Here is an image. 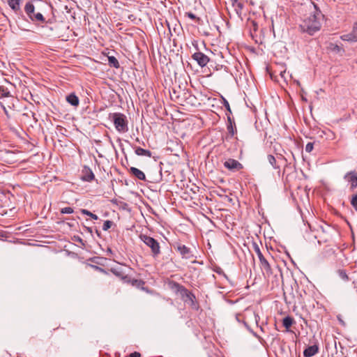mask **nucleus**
I'll list each match as a JSON object with an SVG mask.
<instances>
[{
	"instance_id": "1",
	"label": "nucleus",
	"mask_w": 357,
	"mask_h": 357,
	"mask_svg": "<svg viewBox=\"0 0 357 357\" xmlns=\"http://www.w3.org/2000/svg\"><path fill=\"white\" fill-rule=\"evenodd\" d=\"M42 6H47L41 0H29L26 2L24 11V19L36 26L44 27L45 25L52 23V19H46L44 16V10Z\"/></svg>"
},
{
	"instance_id": "2",
	"label": "nucleus",
	"mask_w": 357,
	"mask_h": 357,
	"mask_svg": "<svg viewBox=\"0 0 357 357\" xmlns=\"http://www.w3.org/2000/svg\"><path fill=\"white\" fill-rule=\"evenodd\" d=\"M313 5L315 11L308 17L304 18L299 24L301 31L306 33L310 36H313L321 29V24L320 22V17H323L317 5L314 3Z\"/></svg>"
},
{
	"instance_id": "3",
	"label": "nucleus",
	"mask_w": 357,
	"mask_h": 357,
	"mask_svg": "<svg viewBox=\"0 0 357 357\" xmlns=\"http://www.w3.org/2000/svg\"><path fill=\"white\" fill-rule=\"evenodd\" d=\"M139 239L149 248H151L152 256L155 258L160 254V246L159 242L146 234H140Z\"/></svg>"
},
{
	"instance_id": "4",
	"label": "nucleus",
	"mask_w": 357,
	"mask_h": 357,
	"mask_svg": "<svg viewBox=\"0 0 357 357\" xmlns=\"http://www.w3.org/2000/svg\"><path fill=\"white\" fill-rule=\"evenodd\" d=\"M110 117L112 118L115 128L119 132H125L128 130V121L126 116L121 113L110 114Z\"/></svg>"
},
{
	"instance_id": "5",
	"label": "nucleus",
	"mask_w": 357,
	"mask_h": 357,
	"mask_svg": "<svg viewBox=\"0 0 357 357\" xmlns=\"http://www.w3.org/2000/svg\"><path fill=\"white\" fill-rule=\"evenodd\" d=\"M252 248L259 258L260 261V266L263 270L264 273L266 274L268 276L271 275L273 273L271 265L261 253L259 245L257 244V243L253 242Z\"/></svg>"
},
{
	"instance_id": "6",
	"label": "nucleus",
	"mask_w": 357,
	"mask_h": 357,
	"mask_svg": "<svg viewBox=\"0 0 357 357\" xmlns=\"http://www.w3.org/2000/svg\"><path fill=\"white\" fill-rule=\"evenodd\" d=\"M114 275L121 278L124 282L130 283L132 285L139 286L140 284H144V282L140 280L132 279L130 280V278L124 273L123 269L121 267H114L111 268L109 270Z\"/></svg>"
},
{
	"instance_id": "7",
	"label": "nucleus",
	"mask_w": 357,
	"mask_h": 357,
	"mask_svg": "<svg viewBox=\"0 0 357 357\" xmlns=\"http://www.w3.org/2000/svg\"><path fill=\"white\" fill-rule=\"evenodd\" d=\"M174 248L180 254L183 259H190L195 257L193 251L190 248L181 243H176L174 245Z\"/></svg>"
},
{
	"instance_id": "8",
	"label": "nucleus",
	"mask_w": 357,
	"mask_h": 357,
	"mask_svg": "<svg viewBox=\"0 0 357 357\" xmlns=\"http://www.w3.org/2000/svg\"><path fill=\"white\" fill-rule=\"evenodd\" d=\"M192 58L196 61L197 64L202 68L205 67L210 61L208 56L199 51L195 52L192 55Z\"/></svg>"
},
{
	"instance_id": "9",
	"label": "nucleus",
	"mask_w": 357,
	"mask_h": 357,
	"mask_svg": "<svg viewBox=\"0 0 357 357\" xmlns=\"http://www.w3.org/2000/svg\"><path fill=\"white\" fill-rule=\"evenodd\" d=\"M224 167L232 172L239 171L243 168V165L241 162L232 158L226 160L224 162Z\"/></svg>"
},
{
	"instance_id": "10",
	"label": "nucleus",
	"mask_w": 357,
	"mask_h": 357,
	"mask_svg": "<svg viewBox=\"0 0 357 357\" xmlns=\"http://www.w3.org/2000/svg\"><path fill=\"white\" fill-rule=\"evenodd\" d=\"M81 179L83 181L91 182L95 179V175L90 167L86 165L83 166L81 171Z\"/></svg>"
},
{
	"instance_id": "11",
	"label": "nucleus",
	"mask_w": 357,
	"mask_h": 357,
	"mask_svg": "<svg viewBox=\"0 0 357 357\" xmlns=\"http://www.w3.org/2000/svg\"><path fill=\"white\" fill-rule=\"evenodd\" d=\"M344 178L351 184V189L354 190L357 188V172H348L344 176Z\"/></svg>"
},
{
	"instance_id": "12",
	"label": "nucleus",
	"mask_w": 357,
	"mask_h": 357,
	"mask_svg": "<svg viewBox=\"0 0 357 357\" xmlns=\"http://www.w3.org/2000/svg\"><path fill=\"white\" fill-rule=\"evenodd\" d=\"M268 161L269 164L275 169L278 170V173H280V163L282 161H286V159L282 155L275 158L273 155H268L267 156Z\"/></svg>"
},
{
	"instance_id": "13",
	"label": "nucleus",
	"mask_w": 357,
	"mask_h": 357,
	"mask_svg": "<svg viewBox=\"0 0 357 357\" xmlns=\"http://www.w3.org/2000/svg\"><path fill=\"white\" fill-rule=\"evenodd\" d=\"M7 3L12 10H13L16 14L22 13L20 7L22 0H7Z\"/></svg>"
},
{
	"instance_id": "14",
	"label": "nucleus",
	"mask_w": 357,
	"mask_h": 357,
	"mask_svg": "<svg viewBox=\"0 0 357 357\" xmlns=\"http://www.w3.org/2000/svg\"><path fill=\"white\" fill-rule=\"evenodd\" d=\"M319 352V347L317 344L307 347L303 351L304 357H312Z\"/></svg>"
},
{
	"instance_id": "15",
	"label": "nucleus",
	"mask_w": 357,
	"mask_h": 357,
	"mask_svg": "<svg viewBox=\"0 0 357 357\" xmlns=\"http://www.w3.org/2000/svg\"><path fill=\"white\" fill-rule=\"evenodd\" d=\"M129 172L130 174H132V176H134L139 180H141V181L146 180V176H145L144 173L136 167H130L129 169Z\"/></svg>"
},
{
	"instance_id": "16",
	"label": "nucleus",
	"mask_w": 357,
	"mask_h": 357,
	"mask_svg": "<svg viewBox=\"0 0 357 357\" xmlns=\"http://www.w3.org/2000/svg\"><path fill=\"white\" fill-rule=\"evenodd\" d=\"M132 148L135 149V153L136 155L139 156H146L151 158V152L148 149H144L141 147H137L135 145L132 144Z\"/></svg>"
},
{
	"instance_id": "17",
	"label": "nucleus",
	"mask_w": 357,
	"mask_h": 357,
	"mask_svg": "<svg viewBox=\"0 0 357 357\" xmlns=\"http://www.w3.org/2000/svg\"><path fill=\"white\" fill-rule=\"evenodd\" d=\"M340 38L344 41L357 42V32L354 29L352 32L341 36Z\"/></svg>"
},
{
	"instance_id": "18",
	"label": "nucleus",
	"mask_w": 357,
	"mask_h": 357,
	"mask_svg": "<svg viewBox=\"0 0 357 357\" xmlns=\"http://www.w3.org/2000/svg\"><path fill=\"white\" fill-rule=\"evenodd\" d=\"M66 101L74 107H77L79 104V98L75 95V93H71L66 96Z\"/></svg>"
},
{
	"instance_id": "19",
	"label": "nucleus",
	"mask_w": 357,
	"mask_h": 357,
	"mask_svg": "<svg viewBox=\"0 0 357 357\" xmlns=\"http://www.w3.org/2000/svg\"><path fill=\"white\" fill-rule=\"evenodd\" d=\"M176 286L178 287V291L180 292L183 300L184 298H185L186 296H191V298H194V294L189 290H188L185 287L180 285L178 284H176Z\"/></svg>"
},
{
	"instance_id": "20",
	"label": "nucleus",
	"mask_w": 357,
	"mask_h": 357,
	"mask_svg": "<svg viewBox=\"0 0 357 357\" xmlns=\"http://www.w3.org/2000/svg\"><path fill=\"white\" fill-rule=\"evenodd\" d=\"M176 286L178 287V291L180 292L183 300L184 298H185L186 296H191V298H194V294L189 290H188L185 287L180 285L178 284H176Z\"/></svg>"
},
{
	"instance_id": "21",
	"label": "nucleus",
	"mask_w": 357,
	"mask_h": 357,
	"mask_svg": "<svg viewBox=\"0 0 357 357\" xmlns=\"http://www.w3.org/2000/svg\"><path fill=\"white\" fill-rule=\"evenodd\" d=\"M294 322V319L290 316H287L282 319V325L287 329V331H289V328L292 326Z\"/></svg>"
},
{
	"instance_id": "22",
	"label": "nucleus",
	"mask_w": 357,
	"mask_h": 357,
	"mask_svg": "<svg viewBox=\"0 0 357 357\" xmlns=\"http://www.w3.org/2000/svg\"><path fill=\"white\" fill-rule=\"evenodd\" d=\"M108 64L110 67L115 68H120V64L117 59L114 56H108Z\"/></svg>"
},
{
	"instance_id": "23",
	"label": "nucleus",
	"mask_w": 357,
	"mask_h": 357,
	"mask_svg": "<svg viewBox=\"0 0 357 357\" xmlns=\"http://www.w3.org/2000/svg\"><path fill=\"white\" fill-rule=\"evenodd\" d=\"M10 91L3 86H0V98L10 97Z\"/></svg>"
},
{
	"instance_id": "24",
	"label": "nucleus",
	"mask_w": 357,
	"mask_h": 357,
	"mask_svg": "<svg viewBox=\"0 0 357 357\" xmlns=\"http://www.w3.org/2000/svg\"><path fill=\"white\" fill-rule=\"evenodd\" d=\"M227 129L231 137H234L237 132L235 124L227 123Z\"/></svg>"
},
{
	"instance_id": "25",
	"label": "nucleus",
	"mask_w": 357,
	"mask_h": 357,
	"mask_svg": "<svg viewBox=\"0 0 357 357\" xmlns=\"http://www.w3.org/2000/svg\"><path fill=\"white\" fill-rule=\"evenodd\" d=\"M337 273L340 276V278L343 280L344 281H349V278L348 275L347 274L346 271L344 270L339 269L337 271Z\"/></svg>"
},
{
	"instance_id": "26",
	"label": "nucleus",
	"mask_w": 357,
	"mask_h": 357,
	"mask_svg": "<svg viewBox=\"0 0 357 357\" xmlns=\"http://www.w3.org/2000/svg\"><path fill=\"white\" fill-rule=\"evenodd\" d=\"M351 204L357 212V191L356 193L353 195L351 197Z\"/></svg>"
},
{
	"instance_id": "27",
	"label": "nucleus",
	"mask_w": 357,
	"mask_h": 357,
	"mask_svg": "<svg viewBox=\"0 0 357 357\" xmlns=\"http://www.w3.org/2000/svg\"><path fill=\"white\" fill-rule=\"evenodd\" d=\"M113 224L114 222L111 220H105L103 223L102 229L104 231H107L112 227Z\"/></svg>"
},
{
	"instance_id": "28",
	"label": "nucleus",
	"mask_w": 357,
	"mask_h": 357,
	"mask_svg": "<svg viewBox=\"0 0 357 357\" xmlns=\"http://www.w3.org/2000/svg\"><path fill=\"white\" fill-rule=\"evenodd\" d=\"M222 102H223L224 107L226 108L227 112L229 114H231V109L230 108L229 102L225 98H222Z\"/></svg>"
},
{
	"instance_id": "29",
	"label": "nucleus",
	"mask_w": 357,
	"mask_h": 357,
	"mask_svg": "<svg viewBox=\"0 0 357 357\" xmlns=\"http://www.w3.org/2000/svg\"><path fill=\"white\" fill-rule=\"evenodd\" d=\"M74 212L73 208L71 207H65L61 208V213L63 214H71Z\"/></svg>"
},
{
	"instance_id": "30",
	"label": "nucleus",
	"mask_w": 357,
	"mask_h": 357,
	"mask_svg": "<svg viewBox=\"0 0 357 357\" xmlns=\"http://www.w3.org/2000/svg\"><path fill=\"white\" fill-rule=\"evenodd\" d=\"M314 143L308 142L305 146V151L307 153H310L313 150Z\"/></svg>"
},
{
	"instance_id": "31",
	"label": "nucleus",
	"mask_w": 357,
	"mask_h": 357,
	"mask_svg": "<svg viewBox=\"0 0 357 357\" xmlns=\"http://www.w3.org/2000/svg\"><path fill=\"white\" fill-rule=\"evenodd\" d=\"M195 296L194 295V298H191V296H186L185 298H184V301L187 302L188 301H190L191 305H194L195 303Z\"/></svg>"
},
{
	"instance_id": "32",
	"label": "nucleus",
	"mask_w": 357,
	"mask_h": 357,
	"mask_svg": "<svg viewBox=\"0 0 357 357\" xmlns=\"http://www.w3.org/2000/svg\"><path fill=\"white\" fill-rule=\"evenodd\" d=\"M91 266H92V267H93L96 271H99V272H100V273H104V274H107V271H106L104 268H101V267H100V266H96V265H91Z\"/></svg>"
},
{
	"instance_id": "33",
	"label": "nucleus",
	"mask_w": 357,
	"mask_h": 357,
	"mask_svg": "<svg viewBox=\"0 0 357 357\" xmlns=\"http://www.w3.org/2000/svg\"><path fill=\"white\" fill-rule=\"evenodd\" d=\"M170 96L172 100H178L179 99V96L176 94V91L174 89L173 90L172 93H170Z\"/></svg>"
},
{
	"instance_id": "34",
	"label": "nucleus",
	"mask_w": 357,
	"mask_h": 357,
	"mask_svg": "<svg viewBox=\"0 0 357 357\" xmlns=\"http://www.w3.org/2000/svg\"><path fill=\"white\" fill-rule=\"evenodd\" d=\"M74 239L75 241L81 243L82 245H84V241L81 237L75 236Z\"/></svg>"
},
{
	"instance_id": "35",
	"label": "nucleus",
	"mask_w": 357,
	"mask_h": 357,
	"mask_svg": "<svg viewBox=\"0 0 357 357\" xmlns=\"http://www.w3.org/2000/svg\"><path fill=\"white\" fill-rule=\"evenodd\" d=\"M185 14H186V15H187L189 18H190L191 20H196V19H197L196 15H195L194 13H191V12L186 13Z\"/></svg>"
},
{
	"instance_id": "36",
	"label": "nucleus",
	"mask_w": 357,
	"mask_h": 357,
	"mask_svg": "<svg viewBox=\"0 0 357 357\" xmlns=\"http://www.w3.org/2000/svg\"><path fill=\"white\" fill-rule=\"evenodd\" d=\"M226 114L227 116V122H228V123H231L232 125L233 124L234 125L235 122H234V119H232L231 117L230 116V115H229L230 114L227 113Z\"/></svg>"
},
{
	"instance_id": "37",
	"label": "nucleus",
	"mask_w": 357,
	"mask_h": 357,
	"mask_svg": "<svg viewBox=\"0 0 357 357\" xmlns=\"http://www.w3.org/2000/svg\"><path fill=\"white\" fill-rule=\"evenodd\" d=\"M80 211H81V213H82V214H84V215H88V216H90V215H91V214L92 213L91 211H88V210H86V209H84V208H83V209H81V210H80Z\"/></svg>"
},
{
	"instance_id": "38",
	"label": "nucleus",
	"mask_w": 357,
	"mask_h": 357,
	"mask_svg": "<svg viewBox=\"0 0 357 357\" xmlns=\"http://www.w3.org/2000/svg\"><path fill=\"white\" fill-rule=\"evenodd\" d=\"M252 333V334L255 337H257V338L259 340V342H260L261 344L263 343L264 340H263V338H262V337H261L260 336H259V335H258L255 332H254V331H252V333Z\"/></svg>"
},
{
	"instance_id": "39",
	"label": "nucleus",
	"mask_w": 357,
	"mask_h": 357,
	"mask_svg": "<svg viewBox=\"0 0 357 357\" xmlns=\"http://www.w3.org/2000/svg\"><path fill=\"white\" fill-rule=\"evenodd\" d=\"M140 356H141V354L137 351H135L130 354V357H140Z\"/></svg>"
},
{
	"instance_id": "40",
	"label": "nucleus",
	"mask_w": 357,
	"mask_h": 357,
	"mask_svg": "<svg viewBox=\"0 0 357 357\" xmlns=\"http://www.w3.org/2000/svg\"><path fill=\"white\" fill-rule=\"evenodd\" d=\"M84 229L86 231H87L88 233L92 234L93 233V230H92V228L91 227H86L84 226Z\"/></svg>"
},
{
	"instance_id": "41",
	"label": "nucleus",
	"mask_w": 357,
	"mask_h": 357,
	"mask_svg": "<svg viewBox=\"0 0 357 357\" xmlns=\"http://www.w3.org/2000/svg\"><path fill=\"white\" fill-rule=\"evenodd\" d=\"M136 142H138L139 144H142L143 146H145V143L144 141L140 140L138 137L136 138Z\"/></svg>"
},
{
	"instance_id": "42",
	"label": "nucleus",
	"mask_w": 357,
	"mask_h": 357,
	"mask_svg": "<svg viewBox=\"0 0 357 357\" xmlns=\"http://www.w3.org/2000/svg\"><path fill=\"white\" fill-rule=\"evenodd\" d=\"M89 217H91L92 219H93L95 220H98V215H96V214H93V213L91 214V215Z\"/></svg>"
},
{
	"instance_id": "43",
	"label": "nucleus",
	"mask_w": 357,
	"mask_h": 357,
	"mask_svg": "<svg viewBox=\"0 0 357 357\" xmlns=\"http://www.w3.org/2000/svg\"><path fill=\"white\" fill-rule=\"evenodd\" d=\"M192 45L196 48L197 50H199L198 44H197V42L196 40H194L192 42Z\"/></svg>"
},
{
	"instance_id": "44",
	"label": "nucleus",
	"mask_w": 357,
	"mask_h": 357,
	"mask_svg": "<svg viewBox=\"0 0 357 357\" xmlns=\"http://www.w3.org/2000/svg\"><path fill=\"white\" fill-rule=\"evenodd\" d=\"M243 324H244L245 326L246 327V328H247V329H248L250 333H252V331H253L250 328V327L248 325V324H247L246 322H245V321H244V322H243Z\"/></svg>"
},
{
	"instance_id": "45",
	"label": "nucleus",
	"mask_w": 357,
	"mask_h": 357,
	"mask_svg": "<svg viewBox=\"0 0 357 357\" xmlns=\"http://www.w3.org/2000/svg\"><path fill=\"white\" fill-rule=\"evenodd\" d=\"M255 319L256 324H258V321L259 320V316L257 314H255Z\"/></svg>"
},
{
	"instance_id": "46",
	"label": "nucleus",
	"mask_w": 357,
	"mask_h": 357,
	"mask_svg": "<svg viewBox=\"0 0 357 357\" xmlns=\"http://www.w3.org/2000/svg\"><path fill=\"white\" fill-rule=\"evenodd\" d=\"M107 254H109L110 255H113V251L110 248H107Z\"/></svg>"
},
{
	"instance_id": "47",
	"label": "nucleus",
	"mask_w": 357,
	"mask_h": 357,
	"mask_svg": "<svg viewBox=\"0 0 357 357\" xmlns=\"http://www.w3.org/2000/svg\"><path fill=\"white\" fill-rule=\"evenodd\" d=\"M334 50L340 51V47L338 45H336L335 46V47H334Z\"/></svg>"
},
{
	"instance_id": "48",
	"label": "nucleus",
	"mask_w": 357,
	"mask_h": 357,
	"mask_svg": "<svg viewBox=\"0 0 357 357\" xmlns=\"http://www.w3.org/2000/svg\"><path fill=\"white\" fill-rule=\"evenodd\" d=\"M96 234H97L98 236H100V232H99V231H98V229H96Z\"/></svg>"
},
{
	"instance_id": "49",
	"label": "nucleus",
	"mask_w": 357,
	"mask_h": 357,
	"mask_svg": "<svg viewBox=\"0 0 357 357\" xmlns=\"http://www.w3.org/2000/svg\"><path fill=\"white\" fill-rule=\"evenodd\" d=\"M259 328L261 331H264V328L261 326H260Z\"/></svg>"
},
{
	"instance_id": "50",
	"label": "nucleus",
	"mask_w": 357,
	"mask_h": 357,
	"mask_svg": "<svg viewBox=\"0 0 357 357\" xmlns=\"http://www.w3.org/2000/svg\"><path fill=\"white\" fill-rule=\"evenodd\" d=\"M233 3H236L238 1V0H231Z\"/></svg>"
},
{
	"instance_id": "51",
	"label": "nucleus",
	"mask_w": 357,
	"mask_h": 357,
	"mask_svg": "<svg viewBox=\"0 0 357 357\" xmlns=\"http://www.w3.org/2000/svg\"><path fill=\"white\" fill-rule=\"evenodd\" d=\"M236 320H237L238 322H240V321H241L239 320V319H238V316H236Z\"/></svg>"
}]
</instances>
